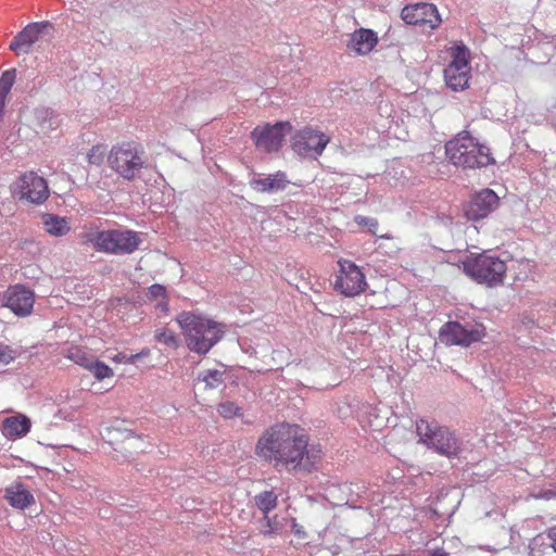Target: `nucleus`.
Listing matches in <instances>:
<instances>
[{"instance_id":"7ed1b4c3","label":"nucleus","mask_w":556,"mask_h":556,"mask_svg":"<svg viewBox=\"0 0 556 556\" xmlns=\"http://www.w3.org/2000/svg\"><path fill=\"white\" fill-rule=\"evenodd\" d=\"M106 162L112 172L127 181L140 178L141 173L149 167L144 149L135 141H123L112 146Z\"/></svg>"},{"instance_id":"1a4fd4ad","label":"nucleus","mask_w":556,"mask_h":556,"mask_svg":"<svg viewBox=\"0 0 556 556\" xmlns=\"http://www.w3.org/2000/svg\"><path fill=\"white\" fill-rule=\"evenodd\" d=\"M92 242L100 252L130 254L138 249L141 239L134 230H106L99 232Z\"/></svg>"},{"instance_id":"f257e3e1","label":"nucleus","mask_w":556,"mask_h":556,"mask_svg":"<svg viewBox=\"0 0 556 556\" xmlns=\"http://www.w3.org/2000/svg\"><path fill=\"white\" fill-rule=\"evenodd\" d=\"M255 454L275 468L312 472L321 458V450L309 447V437L300 425L278 422L258 438Z\"/></svg>"},{"instance_id":"72a5a7b5","label":"nucleus","mask_w":556,"mask_h":556,"mask_svg":"<svg viewBox=\"0 0 556 556\" xmlns=\"http://www.w3.org/2000/svg\"><path fill=\"white\" fill-rule=\"evenodd\" d=\"M148 296L150 299H161V306L164 311L167 309L166 303V289L161 285H153L149 288Z\"/></svg>"},{"instance_id":"b1692460","label":"nucleus","mask_w":556,"mask_h":556,"mask_svg":"<svg viewBox=\"0 0 556 556\" xmlns=\"http://www.w3.org/2000/svg\"><path fill=\"white\" fill-rule=\"evenodd\" d=\"M35 119L38 131L42 134L49 132L59 125L56 116L47 109L38 110Z\"/></svg>"},{"instance_id":"c85d7f7f","label":"nucleus","mask_w":556,"mask_h":556,"mask_svg":"<svg viewBox=\"0 0 556 556\" xmlns=\"http://www.w3.org/2000/svg\"><path fill=\"white\" fill-rule=\"evenodd\" d=\"M155 339L157 342L177 349L179 346V339L173 330L160 329L155 331Z\"/></svg>"},{"instance_id":"ea45409f","label":"nucleus","mask_w":556,"mask_h":556,"mask_svg":"<svg viewBox=\"0 0 556 556\" xmlns=\"http://www.w3.org/2000/svg\"><path fill=\"white\" fill-rule=\"evenodd\" d=\"M430 556H448V554L442 548H437L431 553Z\"/></svg>"},{"instance_id":"5701e85b","label":"nucleus","mask_w":556,"mask_h":556,"mask_svg":"<svg viewBox=\"0 0 556 556\" xmlns=\"http://www.w3.org/2000/svg\"><path fill=\"white\" fill-rule=\"evenodd\" d=\"M64 356L85 369H87L96 358L87 348L80 345H71L64 352Z\"/></svg>"},{"instance_id":"473e14b6","label":"nucleus","mask_w":556,"mask_h":556,"mask_svg":"<svg viewBox=\"0 0 556 556\" xmlns=\"http://www.w3.org/2000/svg\"><path fill=\"white\" fill-rule=\"evenodd\" d=\"M149 354H150V351L148 349L142 350L141 352H139L137 354H131V355H127V354L121 352V353H117L116 355H114L111 359L114 363L135 364L139 358L146 357Z\"/></svg>"},{"instance_id":"e433bc0d","label":"nucleus","mask_w":556,"mask_h":556,"mask_svg":"<svg viewBox=\"0 0 556 556\" xmlns=\"http://www.w3.org/2000/svg\"><path fill=\"white\" fill-rule=\"evenodd\" d=\"M16 357L15 351L9 345L0 346V367L12 363Z\"/></svg>"},{"instance_id":"aec40b11","label":"nucleus","mask_w":556,"mask_h":556,"mask_svg":"<svg viewBox=\"0 0 556 556\" xmlns=\"http://www.w3.org/2000/svg\"><path fill=\"white\" fill-rule=\"evenodd\" d=\"M289 184L287 174L278 170L267 177L253 179L251 187L257 192H276L285 190Z\"/></svg>"},{"instance_id":"412c9836","label":"nucleus","mask_w":556,"mask_h":556,"mask_svg":"<svg viewBox=\"0 0 556 556\" xmlns=\"http://www.w3.org/2000/svg\"><path fill=\"white\" fill-rule=\"evenodd\" d=\"M30 427L29 418L18 414L3 420L2 433L9 439L22 438L30 431Z\"/></svg>"},{"instance_id":"cd10ccee","label":"nucleus","mask_w":556,"mask_h":556,"mask_svg":"<svg viewBox=\"0 0 556 556\" xmlns=\"http://www.w3.org/2000/svg\"><path fill=\"white\" fill-rule=\"evenodd\" d=\"M263 522L261 533L264 536H274L280 533L281 525L278 521L277 516L269 517L268 514H266L263 517Z\"/></svg>"},{"instance_id":"423d86ee","label":"nucleus","mask_w":556,"mask_h":556,"mask_svg":"<svg viewBox=\"0 0 556 556\" xmlns=\"http://www.w3.org/2000/svg\"><path fill=\"white\" fill-rule=\"evenodd\" d=\"M416 432L419 437V442L433 448L437 453L453 457L456 456L460 450L458 440L445 427L439 426L434 421L419 419L416 421Z\"/></svg>"},{"instance_id":"dca6fc26","label":"nucleus","mask_w":556,"mask_h":556,"mask_svg":"<svg viewBox=\"0 0 556 556\" xmlns=\"http://www.w3.org/2000/svg\"><path fill=\"white\" fill-rule=\"evenodd\" d=\"M5 306L15 315L27 316L31 313L35 295L33 291L21 285L10 287L4 295Z\"/></svg>"},{"instance_id":"9d476101","label":"nucleus","mask_w":556,"mask_h":556,"mask_svg":"<svg viewBox=\"0 0 556 556\" xmlns=\"http://www.w3.org/2000/svg\"><path fill=\"white\" fill-rule=\"evenodd\" d=\"M291 130L292 125L289 122L265 124L255 127L251 132V138L258 150L273 152L281 148L286 135Z\"/></svg>"},{"instance_id":"ddd939ff","label":"nucleus","mask_w":556,"mask_h":556,"mask_svg":"<svg viewBox=\"0 0 556 556\" xmlns=\"http://www.w3.org/2000/svg\"><path fill=\"white\" fill-rule=\"evenodd\" d=\"M498 205V195L492 189L485 188L471 195L464 207V213L467 219L478 222L488 217Z\"/></svg>"},{"instance_id":"bb28decb","label":"nucleus","mask_w":556,"mask_h":556,"mask_svg":"<svg viewBox=\"0 0 556 556\" xmlns=\"http://www.w3.org/2000/svg\"><path fill=\"white\" fill-rule=\"evenodd\" d=\"M87 370H89L98 381H102L114 376L113 369L97 358L93 359Z\"/></svg>"},{"instance_id":"2eb2a0df","label":"nucleus","mask_w":556,"mask_h":556,"mask_svg":"<svg viewBox=\"0 0 556 556\" xmlns=\"http://www.w3.org/2000/svg\"><path fill=\"white\" fill-rule=\"evenodd\" d=\"M441 340L450 345L469 346L475 342H479L485 336L484 329L471 328L467 329L456 321L444 325L441 330Z\"/></svg>"},{"instance_id":"c9c22d12","label":"nucleus","mask_w":556,"mask_h":556,"mask_svg":"<svg viewBox=\"0 0 556 556\" xmlns=\"http://www.w3.org/2000/svg\"><path fill=\"white\" fill-rule=\"evenodd\" d=\"M519 273L516 275V280H522L527 278L528 274L533 269V262L528 258H520L515 261Z\"/></svg>"},{"instance_id":"393cba45","label":"nucleus","mask_w":556,"mask_h":556,"mask_svg":"<svg viewBox=\"0 0 556 556\" xmlns=\"http://www.w3.org/2000/svg\"><path fill=\"white\" fill-rule=\"evenodd\" d=\"M15 80V71H5L0 76V122L2 121L5 108V100Z\"/></svg>"},{"instance_id":"4c0bfd02","label":"nucleus","mask_w":556,"mask_h":556,"mask_svg":"<svg viewBox=\"0 0 556 556\" xmlns=\"http://www.w3.org/2000/svg\"><path fill=\"white\" fill-rule=\"evenodd\" d=\"M292 532H293L294 536L300 541H304L307 539L306 531L304 530V528L301 525L296 523L295 520H293V523H292Z\"/></svg>"},{"instance_id":"f03ea898","label":"nucleus","mask_w":556,"mask_h":556,"mask_svg":"<svg viewBox=\"0 0 556 556\" xmlns=\"http://www.w3.org/2000/svg\"><path fill=\"white\" fill-rule=\"evenodd\" d=\"M176 321L188 349L201 355L208 353L224 336V326L202 314L182 312Z\"/></svg>"},{"instance_id":"7c9ffc66","label":"nucleus","mask_w":556,"mask_h":556,"mask_svg":"<svg viewBox=\"0 0 556 556\" xmlns=\"http://www.w3.org/2000/svg\"><path fill=\"white\" fill-rule=\"evenodd\" d=\"M224 372L217 369H210L202 374L201 380L205 382L210 389H215L223 383Z\"/></svg>"},{"instance_id":"20e7f679","label":"nucleus","mask_w":556,"mask_h":556,"mask_svg":"<svg viewBox=\"0 0 556 556\" xmlns=\"http://www.w3.org/2000/svg\"><path fill=\"white\" fill-rule=\"evenodd\" d=\"M507 269L505 261L485 251L471 254L463 262V271L478 285L488 288L503 286Z\"/></svg>"},{"instance_id":"4be33fe9","label":"nucleus","mask_w":556,"mask_h":556,"mask_svg":"<svg viewBox=\"0 0 556 556\" xmlns=\"http://www.w3.org/2000/svg\"><path fill=\"white\" fill-rule=\"evenodd\" d=\"M42 225L45 230L54 237H63L71 230L70 220L53 214L42 215Z\"/></svg>"},{"instance_id":"4468645a","label":"nucleus","mask_w":556,"mask_h":556,"mask_svg":"<svg viewBox=\"0 0 556 556\" xmlns=\"http://www.w3.org/2000/svg\"><path fill=\"white\" fill-rule=\"evenodd\" d=\"M403 21L410 25L435 29L441 24L440 14L431 3H416L406 5L401 12Z\"/></svg>"},{"instance_id":"2f4dec72","label":"nucleus","mask_w":556,"mask_h":556,"mask_svg":"<svg viewBox=\"0 0 556 556\" xmlns=\"http://www.w3.org/2000/svg\"><path fill=\"white\" fill-rule=\"evenodd\" d=\"M217 412L219 415L226 419L233 418L236 416H241L242 412L239 406H237L233 402H224L220 403L217 407Z\"/></svg>"},{"instance_id":"39448f33","label":"nucleus","mask_w":556,"mask_h":556,"mask_svg":"<svg viewBox=\"0 0 556 556\" xmlns=\"http://www.w3.org/2000/svg\"><path fill=\"white\" fill-rule=\"evenodd\" d=\"M448 160L456 166L476 168L489 165L493 159L486 146L464 131L445 146Z\"/></svg>"},{"instance_id":"6e6552de","label":"nucleus","mask_w":556,"mask_h":556,"mask_svg":"<svg viewBox=\"0 0 556 556\" xmlns=\"http://www.w3.org/2000/svg\"><path fill=\"white\" fill-rule=\"evenodd\" d=\"M450 54L452 60L444 68V80L452 90L462 91L471 78L469 50L464 45H456L450 48Z\"/></svg>"},{"instance_id":"f8f14e48","label":"nucleus","mask_w":556,"mask_h":556,"mask_svg":"<svg viewBox=\"0 0 556 556\" xmlns=\"http://www.w3.org/2000/svg\"><path fill=\"white\" fill-rule=\"evenodd\" d=\"M329 141L330 138L326 134L311 127H305L294 135L292 148L298 154L303 156L312 154L319 156Z\"/></svg>"},{"instance_id":"f3484780","label":"nucleus","mask_w":556,"mask_h":556,"mask_svg":"<svg viewBox=\"0 0 556 556\" xmlns=\"http://www.w3.org/2000/svg\"><path fill=\"white\" fill-rule=\"evenodd\" d=\"M48 28H52V25L48 22L28 24L13 38L10 49L16 54L27 53L31 45L39 39L40 34Z\"/></svg>"},{"instance_id":"c756f323","label":"nucleus","mask_w":556,"mask_h":556,"mask_svg":"<svg viewBox=\"0 0 556 556\" xmlns=\"http://www.w3.org/2000/svg\"><path fill=\"white\" fill-rule=\"evenodd\" d=\"M105 154L106 148L103 144L92 146L87 152V162L90 165L100 166L104 161Z\"/></svg>"},{"instance_id":"a19ab883","label":"nucleus","mask_w":556,"mask_h":556,"mask_svg":"<svg viewBox=\"0 0 556 556\" xmlns=\"http://www.w3.org/2000/svg\"><path fill=\"white\" fill-rule=\"evenodd\" d=\"M381 239H388V240H391L393 239V236L391 235H383V236H380Z\"/></svg>"},{"instance_id":"9b49d317","label":"nucleus","mask_w":556,"mask_h":556,"mask_svg":"<svg viewBox=\"0 0 556 556\" xmlns=\"http://www.w3.org/2000/svg\"><path fill=\"white\" fill-rule=\"evenodd\" d=\"M14 193L30 203L41 204L49 198L47 180L30 170L22 174L14 184Z\"/></svg>"},{"instance_id":"6ab92c4d","label":"nucleus","mask_w":556,"mask_h":556,"mask_svg":"<svg viewBox=\"0 0 556 556\" xmlns=\"http://www.w3.org/2000/svg\"><path fill=\"white\" fill-rule=\"evenodd\" d=\"M4 498L15 509L24 510L35 504L30 490L20 481H15L4 489Z\"/></svg>"},{"instance_id":"f704fd0d","label":"nucleus","mask_w":556,"mask_h":556,"mask_svg":"<svg viewBox=\"0 0 556 556\" xmlns=\"http://www.w3.org/2000/svg\"><path fill=\"white\" fill-rule=\"evenodd\" d=\"M354 222L361 227H367L368 231L372 235H376L379 226L378 219L363 215H356Z\"/></svg>"},{"instance_id":"a878e982","label":"nucleus","mask_w":556,"mask_h":556,"mask_svg":"<svg viewBox=\"0 0 556 556\" xmlns=\"http://www.w3.org/2000/svg\"><path fill=\"white\" fill-rule=\"evenodd\" d=\"M255 504L266 515L276 507L277 495L273 491H264L255 496Z\"/></svg>"},{"instance_id":"a211bd4d","label":"nucleus","mask_w":556,"mask_h":556,"mask_svg":"<svg viewBox=\"0 0 556 556\" xmlns=\"http://www.w3.org/2000/svg\"><path fill=\"white\" fill-rule=\"evenodd\" d=\"M378 35L369 28H358L350 35L346 48L356 55H367L378 45Z\"/></svg>"},{"instance_id":"0eeeda50","label":"nucleus","mask_w":556,"mask_h":556,"mask_svg":"<svg viewBox=\"0 0 556 556\" xmlns=\"http://www.w3.org/2000/svg\"><path fill=\"white\" fill-rule=\"evenodd\" d=\"M337 264L334 291L348 298L357 296L366 291L368 286L366 276L358 265L345 258H340Z\"/></svg>"},{"instance_id":"58836bf2","label":"nucleus","mask_w":556,"mask_h":556,"mask_svg":"<svg viewBox=\"0 0 556 556\" xmlns=\"http://www.w3.org/2000/svg\"><path fill=\"white\" fill-rule=\"evenodd\" d=\"M547 538L551 541V546L556 552V526L549 528L546 532Z\"/></svg>"}]
</instances>
